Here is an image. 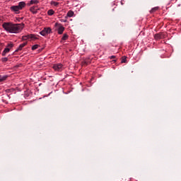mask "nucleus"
<instances>
[{"label":"nucleus","instance_id":"1","mask_svg":"<svg viewBox=\"0 0 181 181\" xmlns=\"http://www.w3.org/2000/svg\"><path fill=\"white\" fill-rule=\"evenodd\" d=\"M4 29L8 32V33H19L23 29L25 24L19 23L15 24L12 23H4L2 25Z\"/></svg>","mask_w":181,"mask_h":181},{"label":"nucleus","instance_id":"2","mask_svg":"<svg viewBox=\"0 0 181 181\" xmlns=\"http://www.w3.org/2000/svg\"><path fill=\"white\" fill-rule=\"evenodd\" d=\"M166 37V33H159L154 35L156 40H160V39H165Z\"/></svg>","mask_w":181,"mask_h":181},{"label":"nucleus","instance_id":"3","mask_svg":"<svg viewBox=\"0 0 181 181\" xmlns=\"http://www.w3.org/2000/svg\"><path fill=\"white\" fill-rule=\"evenodd\" d=\"M40 33L42 36H46L49 35V33H52V28H45Z\"/></svg>","mask_w":181,"mask_h":181},{"label":"nucleus","instance_id":"4","mask_svg":"<svg viewBox=\"0 0 181 181\" xmlns=\"http://www.w3.org/2000/svg\"><path fill=\"white\" fill-rule=\"evenodd\" d=\"M52 68L54 69V70H55V71H60V70H62V69H63V64H55L53 65Z\"/></svg>","mask_w":181,"mask_h":181},{"label":"nucleus","instance_id":"5","mask_svg":"<svg viewBox=\"0 0 181 181\" xmlns=\"http://www.w3.org/2000/svg\"><path fill=\"white\" fill-rule=\"evenodd\" d=\"M23 40H26L28 39H32L33 40H35V39H37V37H36L35 35L30 34L28 35L23 36Z\"/></svg>","mask_w":181,"mask_h":181},{"label":"nucleus","instance_id":"6","mask_svg":"<svg viewBox=\"0 0 181 181\" xmlns=\"http://www.w3.org/2000/svg\"><path fill=\"white\" fill-rule=\"evenodd\" d=\"M10 10L11 12H14V13H21V10L18 8V6H11Z\"/></svg>","mask_w":181,"mask_h":181},{"label":"nucleus","instance_id":"7","mask_svg":"<svg viewBox=\"0 0 181 181\" xmlns=\"http://www.w3.org/2000/svg\"><path fill=\"white\" fill-rule=\"evenodd\" d=\"M20 11H22L25 6H26V3L25 1H21L18 3V5L17 6Z\"/></svg>","mask_w":181,"mask_h":181},{"label":"nucleus","instance_id":"8","mask_svg":"<svg viewBox=\"0 0 181 181\" xmlns=\"http://www.w3.org/2000/svg\"><path fill=\"white\" fill-rule=\"evenodd\" d=\"M30 12L35 15V13H37V7L36 6H33L30 8Z\"/></svg>","mask_w":181,"mask_h":181},{"label":"nucleus","instance_id":"9","mask_svg":"<svg viewBox=\"0 0 181 181\" xmlns=\"http://www.w3.org/2000/svg\"><path fill=\"white\" fill-rule=\"evenodd\" d=\"M37 4H39L38 0H30L28 4V6H30V5H37Z\"/></svg>","mask_w":181,"mask_h":181},{"label":"nucleus","instance_id":"10","mask_svg":"<svg viewBox=\"0 0 181 181\" xmlns=\"http://www.w3.org/2000/svg\"><path fill=\"white\" fill-rule=\"evenodd\" d=\"M28 45V42H23V44H21L17 49H16V52H19V50H22L25 46Z\"/></svg>","mask_w":181,"mask_h":181},{"label":"nucleus","instance_id":"11","mask_svg":"<svg viewBox=\"0 0 181 181\" xmlns=\"http://www.w3.org/2000/svg\"><path fill=\"white\" fill-rule=\"evenodd\" d=\"M63 32H64V27L61 25L58 28V33L59 35H63Z\"/></svg>","mask_w":181,"mask_h":181},{"label":"nucleus","instance_id":"12","mask_svg":"<svg viewBox=\"0 0 181 181\" xmlns=\"http://www.w3.org/2000/svg\"><path fill=\"white\" fill-rule=\"evenodd\" d=\"M10 50H11V49H9L8 47L5 48L2 52V56H6V53H9Z\"/></svg>","mask_w":181,"mask_h":181},{"label":"nucleus","instance_id":"13","mask_svg":"<svg viewBox=\"0 0 181 181\" xmlns=\"http://www.w3.org/2000/svg\"><path fill=\"white\" fill-rule=\"evenodd\" d=\"M74 15V12L73 11H68L66 16L69 17V18H71Z\"/></svg>","mask_w":181,"mask_h":181},{"label":"nucleus","instance_id":"14","mask_svg":"<svg viewBox=\"0 0 181 181\" xmlns=\"http://www.w3.org/2000/svg\"><path fill=\"white\" fill-rule=\"evenodd\" d=\"M88 64H90V59L82 62V66H88Z\"/></svg>","mask_w":181,"mask_h":181},{"label":"nucleus","instance_id":"15","mask_svg":"<svg viewBox=\"0 0 181 181\" xmlns=\"http://www.w3.org/2000/svg\"><path fill=\"white\" fill-rule=\"evenodd\" d=\"M158 9H159V7H154V8H151V10L150 11V13H153L154 12H156V11H158Z\"/></svg>","mask_w":181,"mask_h":181},{"label":"nucleus","instance_id":"16","mask_svg":"<svg viewBox=\"0 0 181 181\" xmlns=\"http://www.w3.org/2000/svg\"><path fill=\"white\" fill-rule=\"evenodd\" d=\"M47 13L49 16H52V15H54V11H53V9H50L47 11Z\"/></svg>","mask_w":181,"mask_h":181},{"label":"nucleus","instance_id":"17","mask_svg":"<svg viewBox=\"0 0 181 181\" xmlns=\"http://www.w3.org/2000/svg\"><path fill=\"white\" fill-rule=\"evenodd\" d=\"M69 39V35L67 34H64L62 40H67Z\"/></svg>","mask_w":181,"mask_h":181},{"label":"nucleus","instance_id":"18","mask_svg":"<svg viewBox=\"0 0 181 181\" xmlns=\"http://www.w3.org/2000/svg\"><path fill=\"white\" fill-rule=\"evenodd\" d=\"M6 78H8V76H2V78H0V83L1 81H5V80H6Z\"/></svg>","mask_w":181,"mask_h":181},{"label":"nucleus","instance_id":"19","mask_svg":"<svg viewBox=\"0 0 181 181\" xmlns=\"http://www.w3.org/2000/svg\"><path fill=\"white\" fill-rule=\"evenodd\" d=\"M39 47V45H35L32 47V50H36Z\"/></svg>","mask_w":181,"mask_h":181},{"label":"nucleus","instance_id":"20","mask_svg":"<svg viewBox=\"0 0 181 181\" xmlns=\"http://www.w3.org/2000/svg\"><path fill=\"white\" fill-rule=\"evenodd\" d=\"M122 63H127V57H122Z\"/></svg>","mask_w":181,"mask_h":181},{"label":"nucleus","instance_id":"21","mask_svg":"<svg viewBox=\"0 0 181 181\" xmlns=\"http://www.w3.org/2000/svg\"><path fill=\"white\" fill-rule=\"evenodd\" d=\"M52 5H53L54 6H57L59 5V3L56 1H52Z\"/></svg>","mask_w":181,"mask_h":181},{"label":"nucleus","instance_id":"22","mask_svg":"<svg viewBox=\"0 0 181 181\" xmlns=\"http://www.w3.org/2000/svg\"><path fill=\"white\" fill-rule=\"evenodd\" d=\"M1 61H2L4 63L8 62V57H4V58H2V59H1Z\"/></svg>","mask_w":181,"mask_h":181},{"label":"nucleus","instance_id":"23","mask_svg":"<svg viewBox=\"0 0 181 181\" xmlns=\"http://www.w3.org/2000/svg\"><path fill=\"white\" fill-rule=\"evenodd\" d=\"M7 47H10V49H12V47H13V44H12V43L8 44Z\"/></svg>","mask_w":181,"mask_h":181},{"label":"nucleus","instance_id":"24","mask_svg":"<svg viewBox=\"0 0 181 181\" xmlns=\"http://www.w3.org/2000/svg\"><path fill=\"white\" fill-rule=\"evenodd\" d=\"M110 59H115V56L112 55V56L110 57Z\"/></svg>","mask_w":181,"mask_h":181},{"label":"nucleus","instance_id":"25","mask_svg":"<svg viewBox=\"0 0 181 181\" xmlns=\"http://www.w3.org/2000/svg\"><path fill=\"white\" fill-rule=\"evenodd\" d=\"M3 76H0V78H2Z\"/></svg>","mask_w":181,"mask_h":181},{"label":"nucleus","instance_id":"26","mask_svg":"<svg viewBox=\"0 0 181 181\" xmlns=\"http://www.w3.org/2000/svg\"><path fill=\"white\" fill-rule=\"evenodd\" d=\"M113 62H117V60L115 59V60H113Z\"/></svg>","mask_w":181,"mask_h":181}]
</instances>
